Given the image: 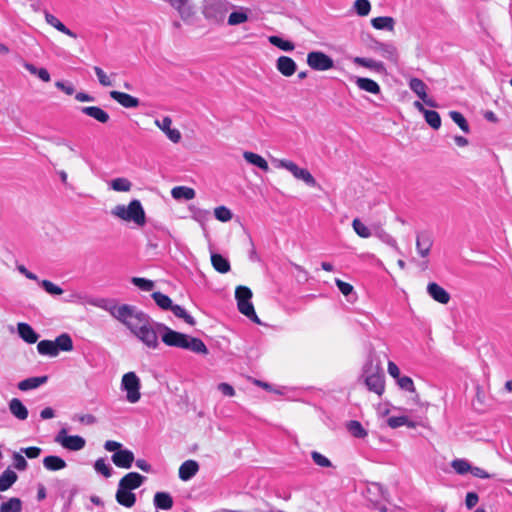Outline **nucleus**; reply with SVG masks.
<instances>
[{"mask_svg":"<svg viewBox=\"0 0 512 512\" xmlns=\"http://www.w3.org/2000/svg\"><path fill=\"white\" fill-rule=\"evenodd\" d=\"M116 319L124 324L148 348L156 349L159 346L157 340L156 325L150 317L137 307L123 304L117 312Z\"/></svg>","mask_w":512,"mask_h":512,"instance_id":"f257e3e1","label":"nucleus"},{"mask_svg":"<svg viewBox=\"0 0 512 512\" xmlns=\"http://www.w3.org/2000/svg\"><path fill=\"white\" fill-rule=\"evenodd\" d=\"M156 328L157 339L161 336L163 343L167 346L190 350L197 354L208 353L206 345L199 338L174 331L162 323H157Z\"/></svg>","mask_w":512,"mask_h":512,"instance_id":"f03ea898","label":"nucleus"},{"mask_svg":"<svg viewBox=\"0 0 512 512\" xmlns=\"http://www.w3.org/2000/svg\"><path fill=\"white\" fill-rule=\"evenodd\" d=\"M111 215L123 221L134 222L138 226H144L146 223L145 211L139 200L130 201L128 206L119 204L111 210Z\"/></svg>","mask_w":512,"mask_h":512,"instance_id":"7ed1b4c3","label":"nucleus"},{"mask_svg":"<svg viewBox=\"0 0 512 512\" xmlns=\"http://www.w3.org/2000/svg\"><path fill=\"white\" fill-rule=\"evenodd\" d=\"M364 382L369 391L381 396L385 389L384 372L377 364L369 363L364 368Z\"/></svg>","mask_w":512,"mask_h":512,"instance_id":"20e7f679","label":"nucleus"},{"mask_svg":"<svg viewBox=\"0 0 512 512\" xmlns=\"http://www.w3.org/2000/svg\"><path fill=\"white\" fill-rule=\"evenodd\" d=\"M232 6L227 0H205L203 14L206 19L215 23H221Z\"/></svg>","mask_w":512,"mask_h":512,"instance_id":"39448f33","label":"nucleus"},{"mask_svg":"<svg viewBox=\"0 0 512 512\" xmlns=\"http://www.w3.org/2000/svg\"><path fill=\"white\" fill-rule=\"evenodd\" d=\"M277 168H283L292 173V175L305 182L307 185L314 187L316 186V180L313 175L305 168H300L296 163L287 159L275 160Z\"/></svg>","mask_w":512,"mask_h":512,"instance_id":"423d86ee","label":"nucleus"},{"mask_svg":"<svg viewBox=\"0 0 512 512\" xmlns=\"http://www.w3.org/2000/svg\"><path fill=\"white\" fill-rule=\"evenodd\" d=\"M140 379L134 372H128L123 375L121 381L122 390L126 391V399L130 403L139 401L140 394Z\"/></svg>","mask_w":512,"mask_h":512,"instance_id":"0eeeda50","label":"nucleus"},{"mask_svg":"<svg viewBox=\"0 0 512 512\" xmlns=\"http://www.w3.org/2000/svg\"><path fill=\"white\" fill-rule=\"evenodd\" d=\"M55 442L70 451H79L86 445V441L83 437L78 435H68L65 428L61 429L57 433L55 436Z\"/></svg>","mask_w":512,"mask_h":512,"instance_id":"6e6552de","label":"nucleus"},{"mask_svg":"<svg viewBox=\"0 0 512 512\" xmlns=\"http://www.w3.org/2000/svg\"><path fill=\"white\" fill-rule=\"evenodd\" d=\"M308 66L316 71H327L334 67L333 59L321 51H311L307 54Z\"/></svg>","mask_w":512,"mask_h":512,"instance_id":"1a4fd4ad","label":"nucleus"},{"mask_svg":"<svg viewBox=\"0 0 512 512\" xmlns=\"http://www.w3.org/2000/svg\"><path fill=\"white\" fill-rule=\"evenodd\" d=\"M409 88L428 106L437 107L436 103L427 95V85L419 78L409 80Z\"/></svg>","mask_w":512,"mask_h":512,"instance_id":"9d476101","label":"nucleus"},{"mask_svg":"<svg viewBox=\"0 0 512 512\" xmlns=\"http://www.w3.org/2000/svg\"><path fill=\"white\" fill-rule=\"evenodd\" d=\"M373 50L391 63H398L399 54L397 48L392 43L376 42Z\"/></svg>","mask_w":512,"mask_h":512,"instance_id":"9b49d317","label":"nucleus"},{"mask_svg":"<svg viewBox=\"0 0 512 512\" xmlns=\"http://www.w3.org/2000/svg\"><path fill=\"white\" fill-rule=\"evenodd\" d=\"M433 246V238L428 232H419L416 236V250L422 258H427Z\"/></svg>","mask_w":512,"mask_h":512,"instance_id":"f8f14e48","label":"nucleus"},{"mask_svg":"<svg viewBox=\"0 0 512 512\" xmlns=\"http://www.w3.org/2000/svg\"><path fill=\"white\" fill-rule=\"evenodd\" d=\"M155 125L162 130L167 138L173 143L180 142L182 136L178 129L171 128L172 119L168 116L164 117L162 120H155Z\"/></svg>","mask_w":512,"mask_h":512,"instance_id":"ddd939ff","label":"nucleus"},{"mask_svg":"<svg viewBox=\"0 0 512 512\" xmlns=\"http://www.w3.org/2000/svg\"><path fill=\"white\" fill-rule=\"evenodd\" d=\"M112 462L119 468L129 469L134 462V453L128 449H121L111 457Z\"/></svg>","mask_w":512,"mask_h":512,"instance_id":"4468645a","label":"nucleus"},{"mask_svg":"<svg viewBox=\"0 0 512 512\" xmlns=\"http://www.w3.org/2000/svg\"><path fill=\"white\" fill-rule=\"evenodd\" d=\"M145 479L144 476L137 472H130L120 479L118 486L132 491L139 488Z\"/></svg>","mask_w":512,"mask_h":512,"instance_id":"2eb2a0df","label":"nucleus"},{"mask_svg":"<svg viewBox=\"0 0 512 512\" xmlns=\"http://www.w3.org/2000/svg\"><path fill=\"white\" fill-rule=\"evenodd\" d=\"M427 293L433 300L440 304H447L451 298L450 294L435 282H430L427 285Z\"/></svg>","mask_w":512,"mask_h":512,"instance_id":"dca6fc26","label":"nucleus"},{"mask_svg":"<svg viewBox=\"0 0 512 512\" xmlns=\"http://www.w3.org/2000/svg\"><path fill=\"white\" fill-rule=\"evenodd\" d=\"M109 95L113 100L125 108H136L140 104L138 98L124 92L112 90L109 92Z\"/></svg>","mask_w":512,"mask_h":512,"instance_id":"f3484780","label":"nucleus"},{"mask_svg":"<svg viewBox=\"0 0 512 512\" xmlns=\"http://www.w3.org/2000/svg\"><path fill=\"white\" fill-rule=\"evenodd\" d=\"M276 69L285 77L292 76L297 70L296 62L288 56H280L276 60Z\"/></svg>","mask_w":512,"mask_h":512,"instance_id":"a211bd4d","label":"nucleus"},{"mask_svg":"<svg viewBox=\"0 0 512 512\" xmlns=\"http://www.w3.org/2000/svg\"><path fill=\"white\" fill-rule=\"evenodd\" d=\"M88 303L92 306L108 311L115 319L117 312L120 310V306H118L114 300L106 298L90 299L88 300Z\"/></svg>","mask_w":512,"mask_h":512,"instance_id":"6ab92c4d","label":"nucleus"},{"mask_svg":"<svg viewBox=\"0 0 512 512\" xmlns=\"http://www.w3.org/2000/svg\"><path fill=\"white\" fill-rule=\"evenodd\" d=\"M199 470V465L194 460H186L179 468V478L183 481L190 480Z\"/></svg>","mask_w":512,"mask_h":512,"instance_id":"aec40b11","label":"nucleus"},{"mask_svg":"<svg viewBox=\"0 0 512 512\" xmlns=\"http://www.w3.org/2000/svg\"><path fill=\"white\" fill-rule=\"evenodd\" d=\"M44 17H45L46 22L49 25H51L52 27H54L56 30H58L59 32L65 34L71 38L77 37L76 33H74L72 30L67 28L56 16L49 13L47 10L44 11Z\"/></svg>","mask_w":512,"mask_h":512,"instance_id":"412c9836","label":"nucleus"},{"mask_svg":"<svg viewBox=\"0 0 512 512\" xmlns=\"http://www.w3.org/2000/svg\"><path fill=\"white\" fill-rule=\"evenodd\" d=\"M81 112L100 123H107L110 119L109 114L97 106H86L81 108Z\"/></svg>","mask_w":512,"mask_h":512,"instance_id":"4be33fe9","label":"nucleus"},{"mask_svg":"<svg viewBox=\"0 0 512 512\" xmlns=\"http://www.w3.org/2000/svg\"><path fill=\"white\" fill-rule=\"evenodd\" d=\"M116 501L127 508H130L134 506L136 502V496L134 493L131 492V490H127L125 488H121L118 486L117 492H116Z\"/></svg>","mask_w":512,"mask_h":512,"instance_id":"5701e85b","label":"nucleus"},{"mask_svg":"<svg viewBox=\"0 0 512 512\" xmlns=\"http://www.w3.org/2000/svg\"><path fill=\"white\" fill-rule=\"evenodd\" d=\"M9 410L11 414L18 420H26L28 417V409L18 398H13L9 402Z\"/></svg>","mask_w":512,"mask_h":512,"instance_id":"b1692460","label":"nucleus"},{"mask_svg":"<svg viewBox=\"0 0 512 512\" xmlns=\"http://www.w3.org/2000/svg\"><path fill=\"white\" fill-rule=\"evenodd\" d=\"M243 158L245 161L251 165H254L261 169L264 172H267L269 170L268 162L259 154L251 152V151H244L243 152Z\"/></svg>","mask_w":512,"mask_h":512,"instance_id":"393cba45","label":"nucleus"},{"mask_svg":"<svg viewBox=\"0 0 512 512\" xmlns=\"http://www.w3.org/2000/svg\"><path fill=\"white\" fill-rule=\"evenodd\" d=\"M19 336L27 343L33 344L38 341L39 335L27 323H18L17 325Z\"/></svg>","mask_w":512,"mask_h":512,"instance_id":"a878e982","label":"nucleus"},{"mask_svg":"<svg viewBox=\"0 0 512 512\" xmlns=\"http://www.w3.org/2000/svg\"><path fill=\"white\" fill-rule=\"evenodd\" d=\"M154 506L161 510H170L173 507V498L168 492H157L153 499Z\"/></svg>","mask_w":512,"mask_h":512,"instance_id":"bb28decb","label":"nucleus"},{"mask_svg":"<svg viewBox=\"0 0 512 512\" xmlns=\"http://www.w3.org/2000/svg\"><path fill=\"white\" fill-rule=\"evenodd\" d=\"M355 83L359 89L368 93L379 94L381 92L379 84L370 78L357 77Z\"/></svg>","mask_w":512,"mask_h":512,"instance_id":"cd10ccee","label":"nucleus"},{"mask_svg":"<svg viewBox=\"0 0 512 512\" xmlns=\"http://www.w3.org/2000/svg\"><path fill=\"white\" fill-rule=\"evenodd\" d=\"M48 380V376L30 377L24 379L18 383V388L21 391H28L45 384Z\"/></svg>","mask_w":512,"mask_h":512,"instance_id":"c85d7f7f","label":"nucleus"},{"mask_svg":"<svg viewBox=\"0 0 512 512\" xmlns=\"http://www.w3.org/2000/svg\"><path fill=\"white\" fill-rule=\"evenodd\" d=\"M171 195L175 200H192L195 198V190L187 186H176L171 190Z\"/></svg>","mask_w":512,"mask_h":512,"instance_id":"c756f323","label":"nucleus"},{"mask_svg":"<svg viewBox=\"0 0 512 512\" xmlns=\"http://www.w3.org/2000/svg\"><path fill=\"white\" fill-rule=\"evenodd\" d=\"M43 466L49 471H58L64 469L67 464L61 457L49 455L44 457Z\"/></svg>","mask_w":512,"mask_h":512,"instance_id":"7c9ffc66","label":"nucleus"},{"mask_svg":"<svg viewBox=\"0 0 512 512\" xmlns=\"http://www.w3.org/2000/svg\"><path fill=\"white\" fill-rule=\"evenodd\" d=\"M17 479V474L10 468H7L5 471H3L0 475V492L6 491L12 487Z\"/></svg>","mask_w":512,"mask_h":512,"instance_id":"2f4dec72","label":"nucleus"},{"mask_svg":"<svg viewBox=\"0 0 512 512\" xmlns=\"http://www.w3.org/2000/svg\"><path fill=\"white\" fill-rule=\"evenodd\" d=\"M371 25L377 30L393 31L395 20L390 16H381L371 19Z\"/></svg>","mask_w":512,"mask_h":512,"instance_id":"473e14b6","label":"nucleus"},{"mask_svg":"<svg viewBox=\"0 0 512 512\" xmlns=\"http://www.w3.org/2000/svg\"><path fill=\"white\" fill-rule=\"evenodd\" d=\"M248 9L244 7H240L237 11H233L228 17V25L236 26L239 24H243L248 21Z\"/></svg>","mask_w":512,"mask_h":512,"instance_id":"72a5a7b5","label":"nucleus"},{"mask_svg":"<svg viewBox=\"0 0 512 512\" xmlns=\"http://www.w3.org/2000/svg\"><path fill=\"white\" fill-rule=\"evenodd\" d=\"M238 310L245 315L247 318H249L254 323L259 324L260 320L254 310V306L251 302V300L242 301L237 303Z\"/></svg>","mask_w":512,"mask_h":512,"instance_id":"f704fd0d","label":"nucleus"},{"mask_svg":"<svg viewBox=\"0 0 512 512\" xmlns=\"http://www.w3.org/2000/svg\"><path fill=\"white\" fill-rule=\"evenodd\" d=\"M353 62L357 65H360L365 68H369L371 70H374L376 72H383L385 71L384 64L379 61H375L370 58H363V57H355Z\"/></svg>","mask_w":512,"mask_h":512,"instance_id":"c9c22d12","label":"nucleus"},{"mask_svg":"<svg viewBox=\"0 0 512 512\" xmlns=\"http://www.w3.org/2000/svg\"><path fill=\"white\" fill-rule=\"evenodd\" d=\"M211 263L214 269L222 274L229 272L231 269L229 261L217 253L211 255Z\"/></svg>","mask_w":512,"mask_h":512,"instance_id":"e433bc0d","label":"nucleus"},{"mask_svg":"<svg viewBox=\"0 0 512 512\" xmlns=\"http://www.w3.org/2000/svg\"><path fill=\"white\" fill-rule=\"evenodd\" d=\"M55 347L57 349V353L59 354V351H65L69 352L73 349V341L69 334L63 333L59 335L55 341Z\"/></svg>","mask_w":512,"mask_h":512,"instance_id":"4c0bfd02","label":"nucleus"},{"mask_svg":"<svg viewBox=\"0 0 512 512\" xmlns=\"http://www.w3.org/2000/svg\"><path fill=\"white\" fill-rule=\"evenodd\" d=\"M39 354L50 357H56L58 355L54 341L42 340L37 345Z\"/></svg>","mask_w":512,"mask_h":512,"instance_id":"58836bf2","label":"nucleus"},{"mask_svg":"<svg viewBox=\"0 0 512 512\" xmlns=\"http://www.w3.org/2000/svg\"><path fill=\"white\" fill-rule=\"evenodd\" d=\"M109 186L111 189H113L114 191H118V192H128L131 190L132 188V183L130 180H128L127 178H123V177H119V178H115L113 179L110 183H109Z\"/></svg>","mask_w":512,"mask_h":512,"instance_id":"ea45409f","label":"nucleus"},{"mask_svg":"<svg viewBox=\"0 0 512 512\" xmlns=\"http://www.w3.org/2000/svg\"><path fill=\"white\" fill-rule=\"evenodd\" d=\"M22 501L17 497L10 498L0 505V512H21Z\"/></svg>","mask_w":512,"mask_h":512,"instance_id":"a19ab883","label":"nucleus"},{"mask_svg":"<svg viewBox=\"0 0 512 512\" xmlns=\"http://www.w3.org/2000/svg\"><path fill=\"white\" fill-rule=\"evenodd\" d=\"M23 67L31 74L38 76L43 82H49L51 80L50 74L45 68H37L29 62H24Z\"/></svg>","mask_w":512,"mask_h":512,"instance_id":"79ce46f5","label":"nucleus"},{"mask_svg":"<svg viewBox=\"0 0 512 512\" xmlns=\"http://www.w3.org/2000/svg\"><path fill=\"white\" fill-rule=\"evenodd\" d=\"M268 40L272 45H274L277 48H279L283 51H286V52H290V51L294 50V48H295V45L293 42L284 40L279 36H270L268 38Z\"/></svg>","mask_w":512,"mask_h":512,"instance_id":"37998d69","label":"nucleus"},{"mask_svg":"<svg viewBox=\"0 0 512 512\" xmlns=\"http://www.w3.org/2000/svg\"><path fill=\"white\" fill-rule=\"evenodd\" d=\"M352 227L355 233L361 238H369L372 236V232L360 219L355 218L352 221Z\"/></svg>","mask_w":512,"mask_h":512,"instance_id":"c03bdc74","label":"nucleus"},{"mask_svg":"<svg viewBox=\"0 0 512 512\" xmlns=\"http://www.w3.org/2000/svg\"><path fill=\"white\" fill-rule=\"evenodd\" d=\"M151 296L155 303L163 310H170L173 305L172 300L161 292H153Z\"/></svg>","mask_w":512,"mask_h":512,"instance_id":"a18cd8bd","label":"nucleus"},{"mask_svg":"<svg viewBox=\"0 0 512 512\" xmlns=\"http://www.w3.org/2000/svg\"><path fill=\"white\" fill-rule=\"evenodd\" d=\"M170 310L176 317L183 319L187 324L195 325V319L182 306L173 304Z\"/></svg>","mask_w":512,"mask_h":512,"instance_id":"49530a36","label":"nucleus"},{"mask_svg":"<svg viewBox=\"0 0 512 512\" xmlns=\"http://www.w3.org/2000/svg\"><path fill=\"white\" fill-rule=\"evenodd\" d=\"M450 118L459 126L464 133L470 132V127L465 117L458 111H450Z\"/></svg>","mask_w":512,"mask_h":512,"instance_id":"de8ad7c7","label":"nucleus"},{"mask_svg":"<svg viewBox=\"0 0 512 512\" xmlns=\"http://www.w3.org/2000/svg\"><path fill=\"white\" fill-rule=\"evenodd\" d=\"M425 121L435 130L441 126V117L438 112L434 110H427L424 114Z\"/></svg>","mask_w":512,"mask_h":512,"instance_id":"09e8293b","label":"nucleus"},{"mask_svg":"<svg viewBox=\"0 0 512 512\" xmlns=\"http://www.w3.org/2000/svg\"><path fill=\"white\" fill-rule=\"evenodd\" d=\"M347 429L351 435L357 438H363L367 435V432L359 421L352 420L347 424Z\"/></svg>","mask_w":512,"mask_h":512,"instance_id":"8fccbe9b","label":"nucleus"},{"mask_svg":"<svg viewBox=\"0 0 512 512\" xmlns=\"http://www.w3.org/2000/svg\"><path fill=\"white\" fill-rule=\"evenodd\" d=\"M387 423L389 427L391 428H398L404 425H407L408 427H415L414 423L409 421V419L406 416H393L389 417L387 420Z\"/></svg>","mask_w":512,"mask_h":512,"instance_id":"3c124183","label":"nucleus"},{"mask_svg":"<svg viewBox=\"0 0 512 512\" xmlns=\"http://www.w3.org/2000/svg\"><path fill=\"white\" fill-rule=\"evenodd\" d=\"M94 469L97 473L102 474L106 478H109L112 475L111 466L107 464L103 458H99L95 461Z\"/></svg>","mask_w":512,"mask_h":512,"instance_id":"603ef678","label":"nucleus"},{"mask_svg":"<svg viewBox=\"0 0 512 512\" xmlns=\"http://www.w3.org/2000/svg\"><path fill=\"white\" fill-rule=\"evenodd\" d=\"M353 7L356 13L362 17L367 16L371 11L369 0H355Z\"/></svg>","mask_w":512,"mask_h":512,"instance_id":"864d4df0","label":"nucleus"},{"mask_svg":"<svg viewBox=\"0 0 512 512\" xmlns=\"http://www.w3.org/2000/svg\"><path fill=\"white\" fill-rule=\"evenodd\" d=\"M39 284L48 294L61 295L63 293L62 288H60L58 285L54 284L49 280H41Z\"/></svg>","mask_w":512,"mask_h":512,"instance_id":"5fc2aeb1","label":"nucleus"},{"mask_svg":"<svg viewBox=\"0 0 512 512\" xmlns=\"http://www.w3.org/2000/svg\"><path fill=\"white\" fill-rule=\"evenodd\" d=\"M452 467L453 469L458 473V474H465L467 472H470L471 470V465L469 464V462L467 460H464V459H456L452 462Z\"/></svg>","mask_w":512,"mask_h":512,"instance_id":"6e6d98bb","label":"nucleus"},{"mask_svg":"<svg viewBox=\"0 0 512 512\" xmlns=\"http://www.w3.org/2000/svg\"><path fill=\"white\" fill-rule=\"evenodd\" d=\"M214 215L216 219L221 222H227L232 218V212L225 206H219L215 208Z\"/></svg>","mask_w":512,"mask_h":512,"instance_id":"4d7b16f0","label":"nucleus"},{"mask_svg":"<svg viewBox=\"0 0 512 512\" xmlns=\"http://www.w3.org/2000/svg\"><path fill=\"white\" fill-rule=\"evenodd\" d=\"M235 298L238 302L251 300L252 291L246 286H238L235 291Z\"/></svg>","mask_w":512,"mask_h":512,"instance_id":"13d9d810","label":"nucleus"},{"mask_svg":"<svg viewBox=\"0 0 512 512\" xmlns=\"http://www.w3.org/2000/svg\"><path fill=\"white\" fill-rule=\"evenodd\" d=\"M132 283L143 291H151L154 288V282L140 277H133Z\"/></svg>","mask_w":512,"mask_h":512,"instance_id":"bf43d9fd","label":"nucleus"},{"mask_svg":"<svg viewBox=\"0 0 512 512\" xmlns=\"http://www.w3.org/2000/svg\"><path fill=\"white\" fill-rule=\"evenodd\" d=\"M311 458L313 462L320 467L328 468L332 466L331 461L326 456L317 451L311 452Z\"/></svg>","mask_w":512,"mask_h":512,"instance_id":"052dcab7","label":"nucleus"},{"mask_svg":"<svg viewBox=\"0 0 512 512\" xmlns=\"http://www.w3.org/2000/svg\"><path fill=\"white\" fill-rule=\"evenodd\" d=\"M12 460L15 469L19 471H24L27 469L28 463L26 459L22 456L21 452H14L12 454Z\"/></svg>","mask_w":512,"mask_h":512,"instance_id":"680f3d73","label":"nucleus"},{"mask_svg":"<svg viewBox=\"0 0 512 512\" xmlns=\"http://www.w3.org/2000/svg\"><path fill=\"white\" fill-rule=\"evenodd\" d=\"M397 384L403 390H406V391H409V392H414L415 391L414 382H413L412 378H410L408 376H401L397 380Z\"/></svg>","mask_w":512,"mask_h":512,"instance_id":"e2e57ef3","label":"nucleus"},{"mask_svg":"<svg viewBox=\"0 0 512 512\" xmlns=\"http://www.w3.org/2000/svg\"><path fill=\"white\" fill-rule=\"evenodd\" d=\"M95 74L99 80V83L104 87L112 86V81L107 76V74L104 72V70L98 66L94 67Z\"/></svg>","mask_w":512,"mask_h":512,"instance_id":"0e129e2a","label":"nucleus"},{"mask_svg":"<svg viewBox=\"0 0 512 512\" xmlns=\"http://www.w3.org/2000/svg\"><path fill=\"white\" fill-rule=\"evenodd\" d=\"M375 236H377L381 241H383L384 243L390 245V246H395L396 245V241L395 239L388 233H386L384 230L382 229H377L375 231Z\"/></svg>","mask_w":512,"mask_h":512,"instance_id":"69168bd1","label":"nucleus"},{"mask_svg":"<svg viewBox=\"0 0 512 512\" xmlns=\"http://www.w3.org/2000/svg\"><path fill=\"white\" fill-rule=\"evenodd\" d=\"M335 284L344 296H348L353 292V286L340 279H335Z\"/></svg>","mask_w":512,"mask_h":512,"instance_id":"338daca9","label":"nucleus"},{"mask_svg":"<svg viewBox=\"0 0 512 512\" xmlns=\"http://www.w3.org/2000/svg\"><path fill=\"white\" fill-rule=\"evenodd\" d=\"M42 450L39 447H27V448H21V453H24L28 458L34 459L40 456Z\"/></svg>","mask_w":512,"mask_h":512,"instance_id":"774afa93","label":"nucleus"}]
</instances>
